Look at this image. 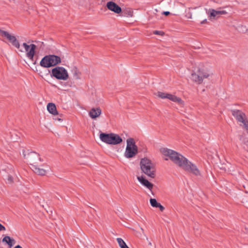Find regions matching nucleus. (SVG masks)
Wrapping results in <instances>:
<instances>
[{
    "mask_svg": "<svg viewBox=\"0 0 248 248\" xmlns=\"http://www.w3.org/2000/svg\"><path fill=\"white\" fill-rule=\"evenodd\" d=\"M160 151L161 153L166 157L164 158L165 160H168L170 159L175 164L184 170L196 176L201 175L200 171L197 167L181 154L167 148H162Z\"/></svg>",
    "mask_w": 248,
    "mask_h": 248,
    "instance_id": "obj_1",
    "label": "nucleus"
},
{
    "mask_svg": "<svg viewBox=\"0 0 248 248\" xmlns=\"http://www.w3.org/2000/svg\"><path fill=\"white\" fill-rule=\"evenodd\" d=\"M140 167L141 171L148 177L151 178H155V169L152 161L147 158H142L140 161Z\"/></svg>",
    "mask_w": 248,
    "mask_h": 248,
    "instance_id": "obj_2",
    "label": "nucleus"
},
{
    "mask_svg": "<svg viewBox=\"0 0 248 248\" xmlns=\"http://www.w3.org/2000/svg\"><path fill=\"white\" fill-rule=\"evenodd\" d=\"M99 138L102 142L111 145H117L123 141L122 139L118 135L112 133L109 134L101 133Z\"/></svg>",
    "mask_w": 248,
    "mask_h": 248,
    "instance_id": "obj_3",
    "label": "nucleus"
},
{
    "mask_svg": "<svg viewBox=\"0 0 248 248\" xmlns=\"http://www.w3.org/2000/svg\"><path fill=\"white\" fill-rule=\"evenodd\" d=\"M61 62V58L55 55H49L43 57L40 62V65L44 68L54 66Z\"/></svg>",
    "mask_w": 248,
    "mask_h": 248,
    "instance_id": "obj_4",
    "label": "nucleus"
},
{
    "mask_svg": "<svg viewBox=\"0 0 248 248\" xmlns=\"http://www.w3.org/2000/svg\"><path fill=\"white\" fill-rule=\"evenodd\" d=\"M138 153V147L133 138H130L126 140V146L124 156L126 158L134 157Z\"/></svg>",
    "mask_w": 248,
    "mask_h": 248,
    "instance_id": "obj_5",
    "label": "nucleus"
},
{
    "mask_svg": "<svg viewBox=\"0 0 248 248\" xmlns=\"http://www.w3.org/2000/svg\"><path fill=\"white\" fill-rule=\"evenodd\" d=\"M209 76L208 72L203 69H199L196 72L191 74V78L194 82L201 84L204 78H207Z\"/></svg>",
    "mask_w": 248,
    "mask_h": 248,
    "instance_id": "obj_6",
    "label": "nucleus"
},
{
    "mask_svg": "<svg viewBox=\"0 0 248 248\" xmlns=\"http://www.w3.org/2000/svg\"><path fill=\"white\" fill-rule=\"evenodd\" d=\"M51 74L58 79L66 80L68 78V72L63 67L58 66L53 68L52 70Z\"/></svg>",
    "mask_w": 248,
    "mask_h": 248,
    "instance_id": "obj_7",
    "label": "nucleus"
},
{
    "mask_svg": "<svg viewBox=\"0 0 248 248\" xmlns=\"http://www.w3.org/2000/svg\"><path fill=\"white\" fill-rule=\"evenodd\" d=\"M22 154L25 159L27 160V162L30 164L31 167H32L33 164H37L38 161H41L39 155L36 152H30L26 155L25 151L23 150Z\"/></svg>",
    "mask_w": 248,
    "mask_h": 248,
    "instance_id": "obj_8",
    "label": "nucleus"
},
{
    "mask_svg": "<svg viewBox=\"0 0 248 248\" xmlns=\"http://www.w3.org/2000/svg\"><path fill=\"white\" fill-rule=\"evenodd\" d=\"M157 96L162 99L167 98L174 102L177 103L180 105L183 106L184 104V101L180 97H178L171 94L158 92L157 93Z\"/></svg>",
    "mask_w": 248,
    "mask_h": 248,
    "instance_id": "obj_9",
    "label": "nucleus"
},
{
    "mask_svg": "<svg viewBox=\"0 0 248 248\" xmlns=\"http://www.w3.org/2000/svg\"><path fill=\"white\" fill-rule=\"evenodd\" d=\"M23 46L25 48L26 52V57L31 60H33V57L35 54V50L36 49V46L34 44H31L28 45L27 43H23Z\"/></svg>",
    "mask_w": 248,
    "mask_h": 248,
    "instance_id": "obj_10",
    "label": "nucleus"
},
{
    "mask_svg": "<svg viewBox=\"0 0 248 248\" xmlns=\"http://www.w3.org/2000/svg\"><path fill=\"white\" fill-rule=\"evenodd\" d=\"M31 168L34 172L41 175H45L49 170V168L48 166H46L45 168H41L37 164H33Z\"/></svg>",
    "mask_w": 248,
    "mask_h": 248,
    "instance_id": "obj_11",
    "label": "nucleus"
},
{
    "mask_svg": "<svg viewBox=\"0 0 248 248\" xmlns=\"http://www.w3.org/2000/svg\"><path fill=\"white\" fill-rule=\"evenodd\" d=\"M107 7L109 10L116 14H119L122 11L121 8L116 3L112 1H109L107 2Z\"/></svg>",
    "mask_w": 248,
    "mask_h": 248,
    "instance_id": "obj_12",
    "label": "nucleus"
},
{
    "mask_svg": "<svg viewBox=\"0 0 248 248\" xmlns=\"http://www.w3.org/2000/svg\"><path fill=\"white\" fill-rule=\"evenodd\" d=\"M232 115L234 116L238 122H241L247 117L245 113H244L241 110L238 109L232 110Z\"/></svg>",
    "mask_w": 248,
    "mask_h": 248,
    "instance_id": "obj_13",
    "label": "nucleus"
},
{
    "mask_svg": "<svg viewBox=\"0 0 248 248\" xmlns=\"http://www.w3.org/2000/svg\"><path fill=\"white\" fill-rule=\"evenodd\" d=\"M137 179L139 182L145 187L151 190L153 187V185L149 182L148 180L145 179L143 176H138Z\"/></svg>",
    "mask_w": 248,
    "mask_h": 248,
    "instance_id": "obj_14",
    "label": "nucleus"
},
{
    "mask_svg": "<svg viewBox=\"0 0 248 248\" xmlns=\"http://www.w3.org/2000/svg\"><path fill=\"white\" fill-rule=\"evenodd\" d=\"M47 110L50 113L54 115H56L58 114L56 109V107L55 104L53 103H48L47 105Z\"/></svg>",
    "mask_w": 248,
    "mask_h": 248,
    "instance_id": "obj_15",
    "label": "nucleus"
},
{
    "mask_svg": "<svg viewBox=\"0 0 248 248\" xmlns=\"http://www.w3.org/2000/svg\"><path fill=\"white\" fill-rule=\"evenodd\" d=\"M7 39L14 46L18 49H19L20 44L15 36L10 34Z\"/></svg>",
    "mask_w": 248,
    "mask_h": 248,
    "instance_id": "obj_16",
    "label": "nucleus"
},
{
    "mask_svg": "<svg viewBox=\"0 0 248 248\" xmlns=\"http://www.w3.org/2000/svg\"><path fill=\"white\" fill-rule=\"evenodd\" d=\"M2 242L8 244L10 248H11L15 243L14 239H12L9 236H5L2 239Z\"/></svg>",
    "mask_w": 248,
    "mask_h": 248,
    "instance_id": "obj_17",
    "label": "nucleus"
},
{
    "mask_svg": "<svg viewBox=\"0 0 248 248\" xmlns=\"http://www.w3.org/2000/svg\"><path fill=\"white\" fill-rule=\"evenodd\" d=\"M209 12L210 16L213 17L218 16L220 15L224 14L226 13L225 11H216L214 9H210Z\"/></svg>",
    "mask_w": 248,
    "mask_h": 248,
    "instance_id": "obj_18",
    "label": "nucleus"
},
{
    "mask_svg": "<svg viewBox=\"0 0 248 248\" xmlns=\"http://www.w3.org/2000/svg\"><path fill=\"white\" fill-rule=\"evenodd\" d=\"M239 125L244 129L248 134V120L246 117L245 119L239 122Z\"/></svg>",
    "mask_w": 248,
    "mask_h": 248,
    "instance_id": "obj_19",
    "label": "nucleus"
},
{
    "mask_svg": "<svg viewBox=\"0 0 248 248\" xmlns=\"http://www.w3.org/2000/svg\"><path fill=\"white\" fill-rule=\"evenodd\" d=\"M102 114V110L100 107L94 108V121L99 117Z\"/></svg>",
    "mask_w": 248,
    "mask_h": 248,
    "instance_id": "obj_20",
    "label": "nucleus"
},
{
    "mask_svg": "<svg viewBox=\"0 0 248 248\" xmlns=\"http://www.w3.org/2000/svg\"><path fill=\"white\" fill-rule=\"evenodd\" d=\"M117 241L121 248L126 245V243L121 238H117Z\"/></svg>",
    "mask_w": 248,
    "mask_h": 248,
    "instance_id": "obj_21",
    "label": "nucleus"
},
{
    "mask_svg": "<svg viewBox=\"0 0 248 248\" xmlns=\"http://www.w3.org/2000/svg\"><path fill=\"white\" fill-rule=\"evenodd\" d=\"M10 34L8 33V32L6 31H4L1 30H0V35L8 39Z\"/></svg>",
    "mask_w": 248,
    "mask_h": 248,
    "instance_id": "obj_22",
    "label": "nucleus"
},
{
    "mask_svg": "<svg viewBox=\"0 0 248 248\" xmlns=\"http://www.w3.org/2000/svg\"><path fill=\"white\" fill-rule=\"evenodd\" d=\"M150 202L151 205L153 207H157V205L158 204V202H157L156 200L155 199H150Z\"/></svg>",
    "mask_w": 248,
    "mask_h": 248,
    "instance_id": "obj_23",
    "label": "nucleus"
},
{
    "mask_svg": "<svg viewBox=\"0 0 248 248\" xmlns=\"http://www.w3.org/2000/svg\"><path fill=\"white\" fill-rule=\"evenodd\" d=\"M74 76H78V71L76 68H74L72 70Z\"/></svg>",
    "mask_w": 248,
    "mask_h": 248,
    "instance_id": "obj_24",
    "label": "nucleus"
},
{
    "mask_svg": "<svg viewBox=\"0 0 248 248\" xmlns=\"http://www.w3.org/2000/svg\"><path fill=\"white\" fill-rule=\"evenodd\" d=\"M154 34L156 35H163L164 34V32L162 31H154Z\"/></svg>",
    "mask_w": 248,
    "mask_h": 248,
    "instance_id": "obj_25",
    "label": "nucleus"
},
{
    "mask_svg": "<svg viewBox=\"0 0 248 248\" xmlns=\"http://www.w3.org/2000/svg\"><path fill=\"white\" fill-rule=\"evenodd\" d=\"M157 207L159 208L161 211H164L165 208L160 203H159L157 206Z\"/></svg>",
    "mask_w": 248,
    "mask_h": 248,
    "instance_id": "obj_26",
    "label": "nucleus"
},
{
    "mask_svg": "<svg viewBox=\"0 0 248 248\" xmlns=\"http://www.w3.org/2000/svg\"><path fill=\"white\" fill-rule=\"evenodd\" d=\"M89 116L92 119H93V108L90 111Z\"/></svg>",
    "mask_w": 248,
    "mask_h": 248,
    "instance_id": "obj_27",
    "label": "nucleus"
},
{
    "mask_svg": "<svg viewBox=\"0 0 248 248\" xmlns=\"http://www.w3.org/2000/svg\"><path fill=\"white\" fill-rule=\"evenodd\" d=\"M5 230V228L2 224L0 223V231H4Z\"/></svg>",
    "mask_w": 248,
    "mask_h": 248,
    "instance_id": "obj_28",
    "label": "nucleus"
},
{
    "mask_svg": "<svg viewBox=\"0 0 248 248\" xmlns=\"http://www.w3.org/2000/svg\"><path fill=\"white\" fill-rule=\"evenodd\" d=\"M170 14V13L169 11H165L163 13V14L165 16H168Z\"/></svg>",
    "mask_w": 248,
    "mask_h": 248,
    "instance_id": "obj_29",
    "label": "nucleus"
},
{
    "mask_svg": "<svg viewBox=\"0 0 248 248\" xmlns=\"http://www.w3.org/2000/svg\"><path fill=\"white\" fill-rule=\"evenodd\" d=\"M54 119L55 120H57L58 121H62V119L61 118H58V117H56V118H54Z\"/></svg>",
    "mask_w": 248,
    "mask_h": 248,
    "instance_id": "obj_30",
    "label": "nucleus"
},
{
    "mask_svg": "<svg viewBox=\"0 0 248 248\" xmlns=\"http://www.w3.org/2000/svg\"><path fill=\"white\" fill-rule=\"evenodd\" d=\"M15 248H22L20 246L17 245Z\"/></svg>",
    "mask_w": 248,
    "mask_h": 248,
    "instance_id": "obj_31",
    "label": "nucleus"
},
{
    "mask_svg": "<svg viewBox=\"0 0 248 248\" xmlns=\"http://www.w3.org/2000/svg\"><path fill=\"white\" fill-rule=\"evenodd\" d=\"M206 21V19H204L201 22V24H203V23H205Z\"/></svg>",
    "mask_w": 248,
    "mask_h": 248,
    "instance_id": "obj_32",
    "label": "nucleus"
},
{
    "mask_svg": "<svg viewBox=\"0 0 248 248\" xmlns=\"http://www.w3.org/2000/svg\"><path fill=\"white\" fill-rule=\"evenodd\" d=\"M8 180L10 181H12V177L11 176H9Z\"/></svg>",
    "mask_w": 248,
    "mask_h": 248,
    "instance_id": "obj_33",
    "label": "nucleus"
},
{
    "mask_svg": "<svg viewBox=\"0 0 248 248\" xmlns=\"http://www.w3.org/2000/svg\"><path fill=\"white\" fill-rule=\"evenodd\" d=\"M149 245H151V243L150 242L149 243Z\"/></svg>",
    "mask_w": 248,
    "mask_h": 248,
    "instance_id": "obj_34",
    "label": "nucleus"
},
{
    "mask_svg": "<svg viewBox=\"0 0 248 248\" xmlns=\"http://www.w3.org/2000/svg\"><path fill=\"white\" fill-rule=\"evenodd\" d=\"M19 50H20V51H21V52H23V50H20V49Z\"/></svg>",
    "mask_w": 248,
    "mask_h": 248,
    "instance_id": "obj_35",
    "label": "nucleus"
}]
</instances>
